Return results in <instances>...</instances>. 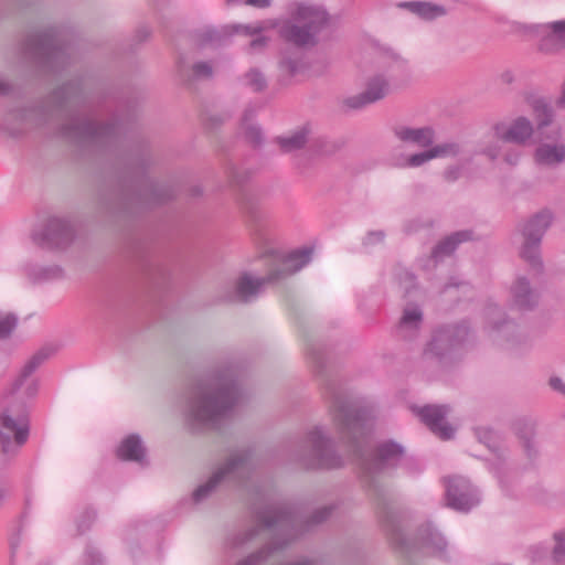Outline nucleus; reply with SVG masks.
I'll use <instances>...</instances> for the list:
<instances>
[{"label": "nucleus", "mask_w": 565, "mask_h": 565, "mask_svg": "<svg viewBox=\"0 0 565 565\" xmlns=\"http://www.w3.org/2000/svg\"><path fill=\"white\" fill-rule=\"evenodd\" d=\"M81 97V83H67L52 94L46 105L7 113L1 128L18 137L29 129L56 122L58 135L75 143L104 145L116 140L121 130L119 124L99 125L93 114L71 109L78 106Z\"/></svg>", "instance_id": "f257e3e1"}, {"label": "nucleus", "mask_w": 565, "mask_h": 565, "mask_svg": "<svg viewBox=\"0 0 565 565\" xmlns=\"http://www.w3.org/2000/svg\"><path fill=\"white\" fill-rule=\"evenodd\" d=\"M331 415L340 433L352 443L364 483L379 500H382L383 490L379 478L398 465L403 457V448L395 443H384L375 451H366L360 439H364L372 428L373 408L361 399L334 394Z\"/></svg>", "instance_id": "f03ea898"}, {"label": "nucleus", "mask_w": 565, "mask_h": 565, "mask_svg": "<svg viewBox=\"0 0 565 565\" xmlns=\"http://www.w3.org/2000/svg\"><path fill=\"white\" fill-rule=\"evenodd\" d=\"M333 505H324L317 509L308 520L302 522L297 513L286 505L266 504L264 508L255 509L257 526H254L243 533L237 534L232 542L234 547L243 546L246 542L254 539L259 529H266L273 532V542L256 553L242 559L237 565H262L268 559L273 552L282 548L291 540L311 526L318 525L330 518L333 512Z\"/></svg>", "instance_id": "7ed1b4c3"}, {"label": "nucleus", "mask_w": 565, "mask_h": 565, "mask_svg": "<svg viewBox=\"0 0 565 565\" xmlns=\"http://www.w3.org/2000/svg\"><path fill=\"white\" fill-rule=\"evenodd\" d=\"M239 398L234 371L226 369L198 380L184 395L183 414L195 430L215 427Z\"/></svg>", "instance_id": "20e7f679"}, {"label": "nucleus", "mask_w": 565, "mask_h": 565, "mask_svg": "<svg viewBox=\"0 0 565 565\" xmlns=\"http://www.w3.org/2000/svg\"><path fill=\"white\" fill-rule=\"evenodd\" d=\"M312 254V247H301L287 255L271 254V268L267 277L257 278L249 274H243L236 280L233 289L227 292L225 300L238 302L254 300L260 294L266 282H275L297 273L310 263Z\"/></svg>", "instance_id": "39448f33"}, {"label": "nucleus", "mask_w": 565, "mask_h": 565, "mask_svg": "<svg viewBox=\"0 0 565 565\" xmlns=\"http://www.w3.org/2000/svg\"><path fill=\"white\" fill-rule=\"evenodd\" d=\"M483 330L494 345L513 353H523L532 348L530 332L508 318L499 305L488 301L483 308Z\"/></svg>", "instance_id": "423d86ee"}, {"label": "nucleus", "mask_w": 565, "mask_h": 565, "mask_svg": "<svg viewBox=\"0 0 565 565\" xmlns=\"http://www.w3.org/2000/svg\"><path fill=\"white\" fill-rule=\"evenodd\" d=\"M67 34L58 28H49L40 33L30 34L23 45L26 58L45 71H57L70 60Z\"/></svg>", "instance_id": "0eeeda50"}, {"label": "nucleus", "mask_w": 565, "mask_h": 565, "mask_svg": "<svg viewBox=\"0 0 565 565\" xmlns=\"http://www.w3.org/2000/svg\"><path fill=\"white\" fill-rule=\"evenodd\" d=\"M256 467L253 452L249 449L233 451L228 458L203 483L196 487L191 495L194 504L206 501L223 483L244 486L252 477Z\"/></svg>", "instance_id": "6e6552de"}, {"label": "nucleus", "mask_w": 565, "mask_h": 565, "mask_svg": "<svg viewBox=\"0 0 565 565\" xmlns=\"http://www.w3.org/2000/svg\"><path fill=\"white\" fill-rule=\"evenodd\" d=\"M532 109L536 116V127L540 137V143L533 154L534 161L541 167H558L565 162V143L559 141L562 129L554 127L545 131V128L553 122V109L542 98L533 100Z\"/></svg>", "instance_id": "1a4fd4ad"}, {"label": "nucleus", "mask_w": 565, "mask_h": 565, "mask_svg": "<svg viewBox=\"0 0 565 565\" xmlns=\"http://www.w3.org/2000/svg\"><path fill=\"white\" fill-rule=\"evenodd\" d=\"M291 457L305 469H335L343 465V459L334 450L331 438L321 427L309 430Z\"/></svg>", "instance_id": "9d476101"}, {"label": "nucleus", "mask_w": 565, "mask_h": 565, "mask_svg": "<svg viewBox=\"0 0 565 565\" xmlns=\"http://www.w3.org/2000/svg\"><path fill=\"white\" fill-rule=\"evenodd\" d=\"M406 71L407 64L404 60L394 58L383 62L380 71L367 78L365 89L345 98L344 105L352 109H362L385 98L392 83L404 77Z\"/></svg>", "instance_id": "9b49d317"}, {"label": "nucleus", "mask_w": 565, "mask_h": 565, "mask_svg": "<svg viewBox=\"0 0 565 565\" xmlns=\"http://www.w3.org/2000/svg\"><path fill=\"white\" fill-rule=\"evenodd\" d=\"M294 22L281 26V35L297 45L313 44L316 35L324 28L327 12L312 6L299 4L292 13Z\"/></svg>", "instance_id": "f8f14e48"}, {"label": "nucleus", "mask_w": 565, "mask_h": 565, "mask_svg": "<svg viewBox=\"0 0 565 565\" xmlns=\"http://www.w3.org/2000/svg\"><path fill=\"white\" fill-rule=\"evenodd\" d=\"M552 213L544 210L526 220L520 227L523 237L520 247V257L537 274L543 269L541 258L542 238L552 224Z\"/></svg>", "instance_id": "ddd939ff"}, {"label": "nucleus", "mask_w": 565, "mask_h": 565, "mask_svg": "<svg viewBox=\"0 0 565 565\" xmlns=\"http://www.w3.org/2000/svg\"><path fill=\"white\" fill-rule=\"evenodd\" d=\"M29 424L24 405L9 406L0 415V443L4 454H13L28 439Z\"/></svg>", "instance_id": "4468645a"}, {"label": "nucleus", "mask_w": 565, "mask_h": 565, "mask_svg": "<svg viewBox=\"0 0 565 565\" xmlns=\"http://www.w3.org/2000/svg\"><path fill=\"white\" fill-rule=\"evenodd\" d=\"M470 335V328L466 322L440 327L434 332L424 351V356L443 360L463 347Z\"/></svg>", "instance_id": "2eb2a0df"}, {"label": "nucleus", "mask_w": 565, "mask_h": 565, "mask_svg": "<svg viewBox=\"0 0 565 565\" xmlns=\"http://www.w3.org/2000/svg\"><path fill=\"white\" fill-rule=\"evenodd\" d=\"M74 238L72 224L61 217H50L45 224L32 233V241L43 248H63Z\"/></svg>", "instance_id": "dca6fc26"}, {"label": "nucleus", "mask_w": 565, "mask_h": 565, "mask_svg": "<svg viewBox=\"0 0 565 565\" xmlns=\"http://www.w3.org/2000/svg\"><path fill=\"white\" fill-rule=\"evenodd\" d=\"M447 505L460 512H468L480 503V494L463 477L445 479Z\"/></svg>", "instance_id": "f3484780"}, {"label": "nucleus", "mask_w": 565, "mask_h": 565, "mask_svg": "<svg viewBox=\"0 0 565 565\" xmlns=\"http://www.w3.org/2000/svg\"><path fill=\"white\" fill-rule=\"evenodd\" d=\"M541 299L540 290L524 275H518L510 285L508 303L518 311L534 310Z\"/></svg>", "instance_id": "a211bd4d"}, {"label": "nucleus", "mask_w": 565, "mask_h": 565, "mask_svg": "<svg viewBox=\"0 0 565 565\" xmlns=\"http://www.w3.org/2000/svg\"><path fill=\"white\" fill-rule=\"evenodd\" d=\"M47 354L44 351L35 353L23 366L21 373L15 379L11 387V395L19 398H31L38 392V383L31 379L35 370L46 360Z\"/></svg>", "instance_id": "6ab92c4d"}, {"label": "nucleus", "mask_w": 565, "mask_h": 565, "mask_svg": "<svg viewBox=\"0 0 565 565\" xmlns=\"http://www.w3.org/2000/svg\"><path fill=\"white\" fill-rule=\"evenodd\" d=\"M448 407L445 405H427L418 409V416L423 423L439 438L451 439L455 429L445 422Z\"/></svg>", "instance_id": "aec40b11"}, {"label": "nucleus", "mask_w": 565, "mask_h": 565, "mask_svg": "<svg viewBox=\"0 0 565 565\" xmlns=\"http://www.w3.org/2000/svg\"><path fill=\"white\" fill-rule=\"evenodd\" d=\"M534 134L532 121L520 116L513 119L509 125L503 122L495 125V135L502 141L513 142L516 145H525Z\"/></svg>", "instance_id": "412c9836"}, {"label": "nucleus", "mask_w": 565, "mask_h": 565, "mask_svg": "<svg viewBox=\"0 0 565 565\" xmlns=\"http://www.w3.org/2000/svg\"><path fill=\"white\" fill-rule=\"evenodd\" d=\"M539 49L544 53H557L565 49V19L540 25Z\"/></svg>", "instance_id": "4be33fe9"}, {"label": "nucleus", "mask_w": 565, "mask_h": 565, "mask_svg": "<svg viewBox=\"0 0 565 565\" xmlns=\"http://www.w3.org/2000/svg\"><path fill=\"white\" fill-rule=\"evenodd\" d=\"M393 132L401 142L419 148H428L435 142V130L429 126L411 127L397 125L393 128Z\"/></svg>", "instance_id": "5701e85b"}, {"label": "nucleus", "mask_w": 565, "mask_h": 565, "mask_svg": "<svg viewBox=\"0 0 565 565\" xmlns=\"http://www.w3.org/2000/svg\"><path fill=\"white\" fill-rule=\"evenodd\" d=\"M423 311L416 305H407L401 317L397 331L404 339H411L420 328Z\"/></svg>", "instance_id": "b1692460"}, {"label": "nucleus", "mask_w": 565, "mask_h": 565, "mask_svg": "<svg viewBox=\"0 0 565 565\" xmlns=\"http://www.w3.org/2000/svg\"><path fill=\"white\" fill-rule=\"evenodd\" d=\"M382 507H380V516L382 520L383 527L391 536L392 541L397 545H404L405 539L401 531L399 520L396 511L390 507L386 502H379Z\"/></svg>", "instance_id": "393cba45"}, {"label": "nucleus", "mask_w": 565, "mask_h": 565, "mask_svg": "<svg viewBox=\"0 0 565 565\" xmlns=\"http://www.w3.org/2000/svg\"><path fill=\"white\" fill-rule=\"evenodd\" d=\"M117 455L120 459L143 463L146 458L145 447L138 435L127 436L119 445Z\"/></svg>", "instance_id": "a878e982"}, {"label": "nucleus", "mask_w": 565, "mask_h": 565, "mask_svg": "<svg viewBox=\"0 0 565 565\" xmlns=\"http://www.w3.org/2000/svg\"><path fill=\"white\" fill-rule=\"evenodd\" d=\"M306 67L307 65L300 52H286L279 62V76L282 81H289L291 77L302 74Z\"/></svg>", "instance_id": "bb28decb"}, {"label": "nucleus", "mask_w": 565, "mask_h": 565, "mask_svg": "<svg viewBox=\"0 0 565 565\" xmlns=\"http://www.w3.org/2000/svg\"><path fill=\"white\" fill-rule=\"evenodd\" d=\"M419 545L430 553L441 555L447 546L444 536L437 532L431 524L427 523L418 530Z\"/></svg>", "instance_id": "cd10ccee"}, {"label": "nucleus", "mask_w": 565, "mask_h": 565, "mask_svg": "<svg viewBox=\"0 0 565 565\" xmlns=\"http://www.w3.org/2000/svg\"><path fill=\"white\" fill-rule=\"evenodd\" d=\"M473 233L470 230L458 231L441 241L433 250V258L436 260L444 256L451 255L459 244L472 239Z\"/></svg>", "instance_id": "c85d7f7f"}, {"label": "nucleus", "mask_w": 565, "mask_h": 565, "mask_svg": "<svg viewBox=\"0 0 565 565\" xmlns=\"http://www.w3.org/2000/svg\"><path fill=\"white\" fill-rule=\"evenodd\" d=\"M423 20L431 21L446 14L444 6L427 1H409L402 4Z\"/></svg>", "instance_id": "c756f323"}, {"label": "nucleus", "mask_w": 565, "mask_h": 565, "mask_svg": "<svg viewBox=\"0 0 565 565\" xmlns=\"http://www.w3.org/2000/svg\"><path fill=\"white\" fill-rule=\"evenodd\" d=\"M309 130L302 127L290 135L278 137L277 142L282 152H294L305 147L308 141Z\"/></svg>", "instance_id": "7c9ffc66"}, {"label": "nucleus", "mask_w": 565, "mask_h": 565, "mask_svg": "<svg viewBox=\"0 0 565 565\" xmlns=\"http://www.w3.org/2000/svg\"><path fill=\"white\" fill-rule=\"evenodd\" d=\"M516 435L522 440L523 449L530 460H535L539 457V448L534 440V426L531 423H524L523 427L518 424L515 428Z\"/></svg>", "instance_id": "2f4dec72"}, {"label": "nucleus", "mask_w": 565, "mask_h": 565, "mask_svg": "<svg viewBox=\"0 0 565 565\" xmlns=\"http://www.w3.org/2000/svg\"><path fill=\"white\" fill-rule=\"evenodd\" d=\"M255 115L254 108H247L244 111L242 118V128L244 129L245 138L253 145L257 146L263 140V134L258 126L254 124H249L253 116Z\"/></svg>", "instance_id": "473e14b6"}, {"label": "nucleus", "mask_w": 565, "mask_h": 565, "mask_svg": "<svg viewBox=\"0 0 565 565\" xmlns=\"http://www.w3.org/2000/svg\"><path fill=\"white\" fill-rule=\"evenodd\" d=\"M500 140L501 138L495 135V126L493 127V132L484 136L479 142L478 153L488 157L490 160H495L500 152Z\"/></svg>", "instance_id": "72a5a7b5"}, {"label": "nucleus", "mask_w": 565, "mask_h": 565, "mask_svg": "<svg viewBox=\"0 0 565 565\" xmlns=\"http://www.w3.org/2000/svg\"><path fill=\"white\" fill-rule=\"evenodd\" d=\"M434 159L436 158H455L461 154L462 145L456 140H448L430 146Z\"/></svg>", "instance_id": "f704fd0d"}, {"label": "nucleus", "mask_w": 565, "mask_h": 565, "mask_svg": "<svg viewBox=\"0 0 565 565\" xmlns=\"http://www.w3.org/2000/svg\"><path fill=\"white\" fill-rule=\"evenodd\" d=\"M243 83L253 92H262L267 87V79L263 72L253 67L244 74Z\"/></svg>", "instance_id": "c9c22d12"}, {"label": "nucleus", "mask_w": 565, "mask_h": 565, "mask_svg": "<svg viewBox=\"0 0 565 565\" xmlns=\"http://www.w3.org/2000/svg\"><path fill=\"white\" fill-rule=\"evenodd\" d=\"M434 159L430 147L427 150L418 153H413L401 161L396 162L395 166L399 168H418Z\"/></svg>", "instance_id": "e433bc0d"}, {"label": "nucleus", "mask_w": 565, "mask_h": 565, "mask_svg": "<svg viewBox=\"0 0 565 565\" xmlns=\"http://www.w3.org/2000/svg\"><path fill=\"white\" fill-rule=\"evenodd\" d=\"M476 437L482 444H484L491 451L497 452L499 450L498 436L497 434L486 427L477 428Z\"/></svg>", "instance_id": "4c0bfd02"}, {"label": "nucleus", "mask_w": 565, "mask_h": 565, "mask_svg": "<svg viewBox=\"0 0 565 565\" xmlns=\"http://www.w3.org/2000/svg\"><path fill=\"white\" fill-rule=\"evenodd\" d=\"M275 24L270 21H259L252 24H237L234 25L235 32H242L246 35H258L263 31L274 28Z\"/></svg>", "instance_id": "58836bf2"}, {"label": "nucleus", "mask_w": 565, "mask_h": 565, "mask_svg": "<svg viewBox=\"0 0 565 565\" xmlns=\"http://www.w3.org/2000/svg\"><path fill=\"white\" fill-rule=\"evenodd\" d=\"M213 75V65L210 62H198L192 65L189 79H207Z\"/></svg>", "instance_id": "ea45409f"}, {"label": "nucleus", "mask_w": 565, "mask_h": 565, "mask_svg": "<svg viewBox=\"0 0 565 565\" xmlns=\"http://www.w3.org/2000/svg\"><path fill=\"white\" fill-rule=\"evenodd\" d=\"M18 318L12 313L0 312V338L8 337L17 327Z\"/></svg>", "instance_id": "a19ab883"}, {"label": "nucleus", "mask_w": 565, "mask_h": 565, "mask_svg": "<svg viewBox=\"0 0 565 565\" xmlns=\"http://www.w3.org/2000/svg\"><path fill=\"white\" fill-rule=\"evenodd\" d=\"M79 565H104V563L99 552L93 546H87Z\"/></svg>", "instance_id": "79ce46f5"}, {"label": "nucleus", "mask_w": 565, "mask_h": 565, "mask_svg": "<svg viewBox=\"0 0 565 565\" xmlns=\"http://www.w3.org/2000/svg\"><path fill=\"white\" fill-rule=\"evenodd\" d=\"M490 469L498 478L500 484L502 487H504L503 475H505L508 472V468H507L504 459L502 458V455L497 456V458L491 463Z\"/></svg>", "instance_id": "37998d69"}, {"label": "nucleus", "mask_w": 565, "mask_h": 565, "mask_svg": "<svg viewBox=\"0 0 565 565\" xmlns=\"http://www.w3.org/2000/svg\"><path fill=\"white\" fill-rule=\"evenodd\" d=\"M307 354L308 359L310 360V363L317 371L322 369L324 358L320 349L311 347L309 348Z\"/></svg>", "instance_id": "c03bdc74"}, {"label": "nucleus", "mask_w": 565, "mask_h": 565, "mask_svg": "<svg viewBox=\"0 0 565 565\" xmlns=\"http://www.w3.org/2000/svg\"><path fill=\"white\" fill-rule=\"evenodd\" d=\"M268 39L263 35H258L256 39L252 40L248 44L247 52L249 54L262 52L267 45Z\"/></svg>", "instance_id": "a18cd8bd"}, {"label": "nucleus", "mask_w": 565, "mask_h": 565, "mask_svg": "<svg viewBox=\"0 0 565 565\" xmlns=\"http://www.w3.org/2000/svg\"><path fill=\"white\" fill-rule=\"evenodd\" d=\"M95 511L89 509V510H86L84 513H83V516H82V520L77 522V527H78V531L79 532H84L85 530H87L90 525V523L95 520Z\"/></svg>", "instance_id": "49530a36"}, {"label": "nucleus", "mask_w": 565, "mask_h": 565, "mask_svg": "<svg viewBox=\"0 0 565 565\" xmlns=\"http://www.w3.org/2000/svg\"><path fill=\"white\" fill-rule=\"evenodd\" d=\"M384 233L382 231H372L367 233L365 238L363 239L364 246H373L375 244L382 243L384 239Z\"/></svg>", "instance_id": "de8ad7c7"}, {"label": "nucleus", "mask_w": 565, "mask_h": 565, "mask_svg": "<svg viewBox=\"0 0 565 565\" xmlns=\"http://www.w3.org/2000/svg\"><path fill=\"white\" fill-rule=\"evenodd\" d=\"M172 196V193L166 189H159L157 185L152 186V198L150 199L153 202H161L166 199Z\"/></svg>", "instance_id": "09e8293b"}, {"label": "nucleus", "mask_w": 565, "mask_h": 565, "mask_svg": "<svg viewBox=\"0 0 565 565\" xmlns=\"http://www.w3.org/2000/svg\"><path fill=\"white\" fill-rule=\"evenodd\" d=\"M548 384L552 390L565 396V382L558 376H551Z\"/></svg>", "instance_id": "8fccbe9b"}, {"label": "nucleus", "mask_w": 565, "mask_h": 565, "mask_svg": "<svg viewBox=\"0 0 565 565\" xmlns=\"http://www.w3.org/2000/svg\"><path fill=\"white\" fill-rule=\"evenodd\" d=\"M459 175H460V168H458V167H450V168L446 169L444 172L445 180H447L449 182L456 181L459 178Z\"/></svg>", "instance_id": "3c124183"}, {"label": "nucleus", "mask_w": 565, "mask_h": 565, "mask_svg": "<svg viewBox=\"0 0 565 565\" xmlns=\"http://www.w3.org/2000/svg\"><path fill=\"white\" fill-rule=\"evenodd\" d=\"M520 158H521V152L518 150L507 151L504 154V161L511 166L516 164L519 162Z\"/></svg>", "instance_id": "603ef678"}, {"label": "nucleus", "mask_w": 565, "mask_h": 565, "mask_svg": "<svg viewBox=\"0 0 565 565\" xmlns=\"http://www.w3.org/2000/svg\"><path fill=\"white\" fill-rule=\"evenodd\" d=\"M12 90V85L3 77L0 76V96H6Z\"/></svg>", "instance_id": "864d4df0"}, {"label": "nucleus", "mask_w": 565, "mask_h": 565, "mask_svg": "<svg viewBox=\"0 0 565 565\" xmlns=\"http://www.w3.org/2000/svg\"><path fill=\"white\" fill-rule=\"evenodd\" d=\"M555 106L558 109H565V82L562 85L561 95L555 100Z\"/></svg>", "instance_id": "5fc2aeb1"}, {"label": "nucleus", "mask_w": 565, "mask_h": 565, "mask_svg": "<svg viewBox=\"0 0 565 565\" xmlns=\"http://www.w3.org/2000/svg\"><path fill=\"white\" fill-rule=\"evenodd\" d=\"M245 4L257 7V8H265L270 4V0H246Z\"/></svg>", "instance_id": "6e6d98bb"}, {"label": "nucleus", "mask_w": 565, "mask_h": 565, "mask_svg": "<svg viewBox=\"0 0 565 565\" xmlns=\"http://www.w3.org/2000/svg\"><path fill=\"white\" fill-rule=\"evenodd\" d=\"M501 79H502V82L510 84L513 81V74L510 71H507V72L502 73Z\"/></svg>", "instance_id": "4d7b16f0"}, {"label": "nucleus", "mask_w": 565, "mask_h": 565, "mask_svg": "<svg viewBox=\"0 0 565 565\" xmlns=\"http://www.w3.org/2000/svg\"><path fill=\"white\" fill-rule=\"evenodd\" d=\"M6 497H7V490L4 488L0 487V505L4 501Z\"/></svg>", "instance_id": "13d9d810"}, {"label": "nucleus", "mask_w": 565, "mask_h": 565, "mask_svg": "<svg viewBox=\"0 0 565 565\" xmlns=\"http://www.w3.org/2000/svg\"><path fill=\"white\" fill-rule=\"evenodd\" d=\"M56 271H57V269H49V270H46V271L43 274V277H44V278H50V277L54 276Z\"/></svg>", "instance_id": "bf43d9fd"}, {"label": "nucleus", "mask_w": 565, "mask_h": 565, "mask_svg": "<svg viewBox=\"0 0 565 565\" xmlns=\"http://www.w3.org/2000/svg\"><path fill=\"white\" fill-rule=\"evenodd\" d=\"M14 556H15V545L12 544L11 545V564H13Z\"/></svg>", "instance_id": "052dcab7"}, {"label": "nucleus", "mask_w": 565, "mask_h": 565, "mask_svg": "<svg viewBox=\"0 0 565 565\" xmlns=\"http://www.w3.org/2000/svg\"><path fill=\"white\" fill-rule=\"evenodd\" d=\"M246 0H227L228 4L245 3Z\"/></svg>", "instance_id": "680f3d73"}, {"label": "nucleus", "mask_w": 565, "mask_h": 565, "mask_svg": "<svg viewBox=\"0 0 565 565\" xmlns=\"http://www.w3.org/2000/svg\"><path fill=\"white\" fill-rule=\"evenodd\" d=\"M216 34L215 31H207V36H209V40H213L214 35Z\"/></svg>", "instance_id": "e2e57ef3"}, {"label": "nucleus", "mask_w": 565, "mask_h": 565, "mask_svg": "<svg viewBox=\"0 0 565 565\" xmlns=\"http://www.w3.org/2000/svg\"><path fill=\"white\" fill-rule=\"evenodd\" d=\"M331 152H332V150H321V153H324V154L331 153Z\"/></svg>", "instance_id": "0e129e2a"}]
</instances>
